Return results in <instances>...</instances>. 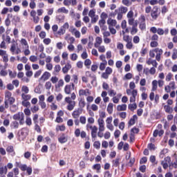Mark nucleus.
Returning <instances> with one entry per match:
<instances>
[{"mask_svg":"<svg viewBox=\"0 0 177 177\" xmlns=\"http://www.w3.org/2000/svg\"><path fill=\"white\" fill-rule=\"evenodd\" d=\"M21 104L24 107H30L31 106V103L28 101H22Z\"/></svg>","mask_w":177,"mask_h":177,"instance_id":"nucleus-47","label":"nucleus"},{"mask_svg":"<svg viewBox=\"0 0 177 177\" xmlns=\"http://www.w3.org/2000/svg\"><path fill=\"white\" fill-rule=\"evenodd\" d=\"M88 16H89V17H93L96 16V10H95V9L91 10L88 12Z\"/></svg>","mask_w":177,"mask_h":177,"instance_id":"nucleus-44","label":"nucleus"},{"mask_svg":"<svg viewBox=\"0 0 177 177\" xmlns=\"http://www.w3.org/2000/svg\"><path fill=\"white\" fill-rule=\"evenodd\" d=\"M113 107H114V104L113 103H109L107 106V111L109 114H113Z\"/></svg>","mask_w":177,"mask_h":177,"instance_id":"nucleus-31","label":"nucleus"},{"mask_svg":"<svg viewBox=\"0 0 177 177\" xmlns=\"http://www.w3.org/2000/svg\"><path fill=\"white\" fill-rule=\"evenodd\" d=\"M80 121L81 124L85 125V124H86V118L85 116H80Z\"/></svg>","mask_w":177,"mask_h":177,"instance_id":"nucleus-49","label":"nucleus"},{"mask_svg":"<svg viewBox=\"0 0 177 177\" xmlns=\"http://www.w3.org/2000/svg\"><path fill=\"white\" fill-rule=\"evenodd\" d=\"M68 140V138H67V136H66L64 133H62L60 137L58 138V142L59 143H66Z\"/></svg>","mask_w":177,"mask_h":177,"instance_id":"nucleus-12","label":"nucleus"},{"mask_svg":"<svg viewBox=\"0 0 177 177\" xmlns=\"http://www.w3.org/2000/svg\"><path fill=\"white\" fill-rule=\"evenodd\" d=\"M43 42L45 45H49L52 40L50 38H46L43 40Z\"/></svg>","mask_w":177,"mask_h":177,"instance_id":"nucleus-64","label":"nucleus"},{"mask_svg":"<svg viewBox=\"0 0 177 177\" xmlns=\"http://www.w3.org/2000/svg\"><path fill=\"white\" fill-rule=\"evenodd\" d=\"M74 42H75V38H74V37H69L68 39V44L73 45Z\"/></svg>","mask_w":177,"mask_h":177,"instance_id":"nucleus-61","label":"nucleus"},{"mask_svg":"<svg viewBox=\"0 0 177 177\" xmlns=\"http://www.w3.org/2000/svg\"><path fill=\"white\" fill-rule=\"evenodd\" d=\"M57 12L65 13L66 15H67V13H68V10L66 9V7H62L57 10Z\"/></svg>","mask_w":177,"mask_h":177,"instance_id":"nucleus-29","label":"nucleus"},{"mask_svg":"<svg viewBox=\"0 0 177 177\" xmlns=\"http://www.w3.org/2000/svg\"><path fill=\"white\" fill-rule=\"evenodd\" d=\"M74 107H75V101L73 102H71L70 104H68L67 110H68L69 111H71L74 110Z\"/></svg>","mask_w":177,"mask_h":177,"instance_id":"nucleus-30","label":"nucleus"},{"mask_svg":"<svg viewBox=\"0 0 177 177\" xmlns=\"http://www.w3.org/2000/svg\"><path fill=\"white\" fill-rule=\"evenodd\" d=\"M11 128H14V129H17V128H19V122L17 121L12 122Z\"/></svg>","mask_w":177,"mask_h":177,"instance_id":"nucleus-37","label":"nucleus"},{"mask_svg":"<svg viewBox=\"0 0 177 177\" xmlns=\"http://www.w3.org/2000/svg\"><path fill=\"white\" fill-rule=\"evenodd\" d=\"M131 35H135V34H138V28H136V25H133L131 27Z\"/></svg>","mask_w":177,"mask_h":177,"instance_id":"nucleus-32","label":"nucleus"},{"mask_svg":"<svg viewBox=\"0 0 177 177\" xmlns=\"http://www.w3.org/2000/svg\"><path fill=\"white\" fill-rule=\"evenodd\" d=\"M62 71V66L60 65L57 64L54 67V71L53 72V75H56V74H59Z\"/></svg>","mask_w":177,"mask_h":177,"instance_id":"nucleus-20","label":"nucleus"},{"mask_svg":"<svg viewBox=\"0 0 177 177\" xmlns=\"http://www.w3.org/2000/svg\"><path fill=\"white\" fill-rule=\"evenodd\" d=\"M155 51L156 53V60H157V62H160V60H161V55H162L164 51H162V49L158 48H155Z\"/></svg>","mask_w":177,"mask_h":177,"instance_id":"nucleus-8","label":"nucleus"},{"mask_svg":"<svg viewBox=\"0 0 177 177\" xmlns=\"http://www.w3.org/2000/svg\"><path fill=\"white\" fill-rule=\"evenodd\" d=\"M171 79H172V73H169L166 75L165 81H167V82H169V81H171Z\"/></svg>","mask_w":177,"mask_h":177,"instance_id":"nucleus-59","label":"nucleus"},{"mask_svg":"<svg viewBox=\"0 0 177 177\" xmlns=\"http://www.w3.org/2000/svg\"><path fill=\"white\" fill-rule=\"evenodd\" d=\"M71 81H73V83L72 84H78V75H73L72 76V80Z\"/></svg>","mask_w":177,"mask_h":177,"instance_id":"nucleus-41","label":"nucleus"},{"mask_svg":"<svg viewBox=\"0 0 177 177\" xmlns=\"http://www.w3.org/2000/svg\"><path fill=\"white\" fill-rule=\"evenodd\" d=\"M79 106L80 109H84L85 107V100L81 99L79 102Z\"/></svg>","mask_w":177,"mask_h":177,"instance_id":"nucleus-45","label":"nucleus"},{"mask_svg":"<svg viewBox=\"0 0 177 177\" xmlns=\"http://www.w3.org/2000/svg\"><path fill=\"white\" fill-rule=\"evenodd\" d=\"M128 12V8L124 6H121L118 8V9L115 10V13H119L120 15H125Z\"/></svg>","mask_w":177,"mask_h":177,"instance_id":"nucleus-7","label":"nucleus"},{"mask_svg":"<svg viewBox=\"0 0 177 177\" xmlns=\"http://www.w3.org/2000/svg\"><path fill=\"white\" fill-rule=\"evenodd\" d=\"M137 108L138 105L136 104V103L129 104L128 106V109L129 110H131V111H134V110H136Z\"/></svg>","mask_w":177,"mask_h":177,"instance_id":"nucleus-28","label":"nucleus"},{"mask_svg":"<svg viewBox=\"0 0 177 177\" xmlns=\"http://www.w3.org/2000/svg\"><path fill=\"white\" fill-rule=\"evenodd\" d=\"M136 118H138V116L136 115H134L133 116V118L130 119L129 122V125L130 127H131V125H134L135 124V120H136Z\"/></svg>","mask_w":177,"mask_h":177,"instance_id":"nucleus-35","label":"nucleus"},{"mask_svg":"<svg viewBox=\"0 0 177 177\" xmlns=\"http://www.w3.org/2000/svg\"><path fill=\"white\" fill-rule=\"evenodd\" d=\"M172 59H173V60H176V59H177V49L176 48H174V50H173Z\"/></svg>","mask_w":177,"mask_h":177,"instance_id":"nucleus-58","label":"nucleus"},{"mask_svg":"<svg viewBox=\"0 0 177 177\" xmlns=\"http://www.w3.org/2000/svg\"><path fill=\"white\" fill-rule=\"evenodd\" d=\"M160 8L157 6H154L151 12V17L153 20H157L160 16Z\"/></svg>","mask_w":177,"mask_h":177,"instance_id":"nucleus-4","label":"nucleus"},{"mask_svg":"<svg viewBox=\"0 0 177 177\" xmlns=\"http://www.w3.org/2000/svg\"><path fill=\"white\" fill-rule=\"evenodd\" d=\"M67 48L69 52H73L74 49H75V46L73 44H68Z\"/></svg>","mask_w":177,"mask_h":177,"instance_id":"nucleus-63","label":"nucleus"},{"mask_svg":"<svg viewBox=\"0 0 177 177\" xmlns=\"http://www.w3.org/2000/svg\"><path fill=\"white\" fill-rule=\"evenodd\" d=\"M58 35H64L66 34V30L61 26L59 30L57 32Z\"/></svg>","mask_w":177,"mask_h":177,"instance_id":"nucleus-40","label":"nucleus"},{"mask_svg":"<svg viewBox=\"0 0 177 177\" xmlns=\"http://www.w3.org/2000/svg\"><path fill=\"white\" fill-rule=\"evenodd\" d=\"M97 124L99 127L98 128L99 131L97 133V136L98 138H103L104 135L102 132H104V129H106V128L104 127V120L98 119Z\"/></svg>","mask_w":177,"mask_h":177,"instance_id":"nucleus-2","label":"nucleus"},{"mask_svg":"<svg viewBox=\"0 0 177 177\" xmlns=\"http://www.w3.org/2000/svg\"><path fill=\"white\" fill-rule=\"evenodd\" d=\"M8 173V167L6 166L0 167V175Z\"/></svg>","mask_w":177,"mask_h":177,"instance_id":"nucleus-33","label":"nucleus"},{"mask_svg":"<svg viewBox=\"0 0 177 177\" xmlns=\"http://www.w3.org/2000/svg\"><path fill=\"white\" fill-rule=\"evenodd\" d=\"M71 68V64L70 63H68L62 68V73L64 74H67V73H68V71H70Z\"/></svg>","mask_w":177,"mask_h":177,"instance_id":"nucleus-18","label":"nucleus"},{"mask_svg":"<svg viewBox=\"0 0 177 177\" xmlns=\"http://www.w3.org/2000/svg\"><path fill=\"white\" fill-rule=\"evenodd\" d=\"M64 81L66 82V84H68V82L71 81V76L70 75H66L64 76Z\"/></svg>","mask_w":177,"mask_h":177,"instance_id":"nucleus-56","label":"nucleus"},{"mask_svg":"<svg viewBox=\"0 0 177 177\" xmlns=\"http://www.w3.org/2000/svg\"><path fill=\"white\" fill-rule=\"evenodd\" d=\"M64 19H66V16L64 15H59L56 16L57 21L59 23H64Z\"/></svg>","mask_w":177,"mask_h":177,"instance_id":"nucleus-23","label":"nucleus"},{"mask_svg":"<svg viewBox=\"0 0 177 177\" xmlns=\"http://www.w3.org/2000/svg\"><path fill=\"white\" fill-rule=\"evenodd\" d=\"M46 68L48 70V71H52V70H53V64L50 63L46 64Z\"/></svg>","mask_w":177,"mask_h":177,"instance_id":"nucleus-50","label":"nucleus"},{"mask_svg":"<svg viewBox=\"0 0 177 177\" xmlns=\"http://www.w3.org/2000/svg\"><path fill=\"white\" fill-rule=\"evenodd\" d=\"M68 177H74L75 175V173H74V170L73 169H69V171H68Z\"/></svg>","mask_w":177,"mask_h":177,"instance_id":"nucleus-52","label":"nucleus"},{"mask_svg":"<svg viewBox=\"0 0 177 177\" xmlns=\"http://www.w3.org/2000/svg\"><path fill=\"white\" fill-rule=\"evenodd\" d=\"M163 109L165 111V113H168L169 114H171V113L174 112V109L171 106H169V105H165L163 106Z\"/></svg>","mask_w":177,"mask_h":177,"instance_id":"nucleus-21","label":"nucleus"},{"mask_svg":"<svg viewBox=\"0 0 177 177\" xmlns=\"http://www.w3.org/2000/svg\"><path fill=\"white\" fill-rule=\"evenodd\" d=\"M64 85V80H63L62 79H60L59 81H58V83H57V88H62V86H63Z\"/></svg>","mask_w":177,"mask_h":177,"instance_id":"nucleus-57","label":"nucleus"},{"mask_svg":"<svg viewBox=\"0 0 177 177\" xmlns=\"http://www.w3.org/2000/svg\"><path fill=\"white\" fill-rule=\"evenodd\" d=\"M50 81H51L52 84H57V82L59 81V77H57L56 76H53L50 78Z\"/></svg>","mask_w":177,"mask_h":177,"instance_id":"nucleus-48","label":"nucleus"},{"mask_svg":"<svg viewBox=\"0 0 177 177\" xmlns=\"http://www.w3.org/2000/svg\"><path fill=\"white\" fill-rule=\"evenodd\" d=\"M88 95H91V92L89 91V89H80L79 91V96H88Z\"/></svg>","mask_w":177,"mask_h":177,"instance_id":"nucleus-13","label":"nucleus"},{"mask_svg":"<svg viewBox=\"0 0 177 177\" xmlns=\"http://www.w3.org/2000/svg\"><path fill=\"white\" fill-rule=\"evenodd\" d=\"M107 24L109 25V27H115L117 26V21L115 19L109 18L107 20Z\"/></svg>","mask_w":177,"mask_h":177,"instance_id":"nucleus-19","label":"nucleus"},{"mask_svg":"<svg viewBox=\"0 0 177 177\" xmlns=\"http://www.w3.org/2000/svg\"><path fill=\"white\" fill-rule=\"evenodd\" d=\"M102 166L100 164H95L93 166V169H96V171H100Z\"/></svg>","mask_w":177,"mask_h":177,"instance_id":"nucleus-62","label":"nucleus"},{"mask_svg":"<svg viewBox=\"0 0 177 177\" xmlns=\"http://www.w3.org/2000/svg\"><path fill=\"white\" fill-rule=\"evenodd\" d=\"M50 73L48 72V71H45L43 75L41 76V77L39 78L40 81H48V80H49V78H50Z\"/></svg>","mask_w":177,"mask_h":177,"instance_id":"nucleus-11","label":"nucleus"},{"mask_svg":"<svg viewBox=\"0 0 177 177\" xmlns=\"http://www.w3.org/2000/svg\"><path fill=\"white\" fill-rule=\"evenodd\" d=\"M109 95L112 97V96H115L117 95V92L113 89H110L108 91Z\"/></svg>","mask_w":177,"mask_h":177,"instance_id":"nucleus-51","label":"nucleus"},{"mask_svg":"<svg viewBox=\"0 0 177 177\" xmlns=\"http://www.w3.org/2000/svg\"><path fill=\"white\" fill-rule=\"evenodd\" d=\"M101 44H103V39L100 37H97L95 38V42L94 44L95 48H99Z\"/></svg>","mask_w":177,"mask_h":177,"instance_id":"nucleus-16","label":"nucleus"},{"mask_svg":"<svg viewBox=\"0 0 177 177\" xmlns=\"http://www.w3.org/2000/svg\"><path fill=\"white\" fill-rule=\"evenodd\" d=\"M12 97V93L10 91H6L5 93V100Z\"/></svg>","mask_w":177,"mask_h":177,"instance_id":"nucleus-53","label":"nucleus"},{"mask_svg":"<svg viewBox=\"0 0 177 177\" xmlns=\"http://www.w3.org/2000/svg\"><path fill=\"white\" fill-rule=\"evenodd\" d=\"M16 48H17V43L16 41H14V43H12L11 47L10 48V50L12 52V55H15V52H16Z\"/></svg>","mask_w":177,"mask_h":177,"instance_id":"nucleus-22","label":"nucleus"},{"mask_svg":"<svg viewBox=\"0 0 177 177\" xmlns=\"http://www.w3.org/2000/svg\"><path fill=\"white\" fill-rule=\"evenodd\" d=\"M21 171H26L28 175H31V174H32V168L31 167H28L27 165L21 167Z\"/></svg>","mask_w":177,"mask_h":177,"instance_id":"nucleus-14","label":"nucleus"},{"mask_svg":"<svg viewBox=\"0 0 177 177\" xmlns=\"http://www.w3.org/2000/svg\"><path fill=\"white\" fill-rule=\"evenodd\" d=\"M158 85V82L156 80L152 82V88H151L152 92L157 91Z\"/></svg>","mask_w":177,"mask_h":177,"instance_id":"nucleus-26","label":"nucleus"},{"mask_svg":"<svg viewBox=\"0 0 177 177\" xmlns=\"http://www.w3.org/2000/svg\"><path fill=\"white\" fill-rule=\"evenodd\" d=\"M106 66H107V62H101L100 64V70L101 71H104V70H105Z\"/></svg>","mask_w":177,"mask_h":177,"instance_id":"nucleus-36","label":"nucleus"},{"mask_svg":"<svg viewBox=\"0 0 177 177\" xmlns=\"http://www.w3.org/2000/svg\"><path fill=\"white\" fill-rule=\"evenodd\" d=\"M81 114H82V110H81L80 109H77V110H75L73 113H72V116L74 118H78L80 117V115H81Z\"/></svg>","mask_w":177,"mask_h":177,"instance_id":"nucleus-15","label":"nucleus"},{"mask_svg":"<svg viewBox=\"0 0 177 177\" xmlns=\"http://www.w3.org/2000/svg\"><path fill=\"white\" fill-rule=\"evenodd\" d=\"M127 94L130 97V103H135L136 102V96H138V90L136 89H127Z\"/></svg>","mask_w":177,"mask_h":177,"instance_id":"nucleus-1","label":"nucleus"},{"mask_svg":"<svg viewBox=\"0 0 177 177\" xmlns=\"http://www.w3.org/2000/svg\"><path fill=\"white\" fill-rule=\"evenodd\" d=\"M8 73L10 78H16L17 75V73L16 72H12V71L8 70Z\"/></svg>","mask_w":177,"mask_h":177,"instance_id":"nucleus-39","label":"nucleus"},{"mask_svg":"<svg viewBox=\"0 0 177 177\" xmlns=\"http://www.w3.org/2000/svg\"><path fill=\"white\" fill-rule=\"evenodd\" d=\"M117 110L118 111H125L127 110V104L118 105Z\"/></svg>","mask_w":177,"mask_h":177,"instance_id":"nucleus-27","label":"nucleus"},{"mask_svg":"<svg viewBox=\"0 0 177 177\" xmlns=\"http://www.w3.org/2000/svg\"><path fill=\"white\" fill-rule=\"evenodd\" d=\"M21 99L23 101H28L31 100V95L30 94H21Z\"/></svg>","mask_w":177,"mask_h":177,"instance_id":"nucleus-25","label":"nucleus"},{"mask_svg":"<svg viewBox=\"0 0 177 177\" xmlns=\"http://www.w3.org/2000/svg\"><path fill=\"white\" fill-rule=\"evenodd\" d=\"M133 44H138L140 42V38L139 36H134L133 38Z\"/></svg>","mask_w":177,"mask_h":177,"instance_id":"nucleus-43","label":"nucleus"},{"mask_svg":"<svg viewBox=\"0 0 177 177\" xmlns=\"http://www.w3.org/2000/svg\"><path fill=\"white\" fill-rule=\"evenodd\" d=\"M21 45L24 46V48H30V46H28V42H27V40L24 38L21 39L19 41Z\"/></svg>","mask_w":177,"mask_h":177,"instance_id":"nucleus-24","label":"nucleus"},{"mask_svg":"<svg viewBox=\"0 0 177 177\" xmlns=\"http://www.w3.org/2000/svg\"><path fill=\"white\" fill-rule=\"evenodd\" d=\"M138 20L140 30H141V31H145V30H146V17L145 15H141Z\"/></svg>","mask_w":177,"mask_h":177,"instance_id":"nucleus-5","label":"nucleus"},{"mask_svg":"<svg viewBox=\"0 0 177 177\" xmlns=\"http://www.w3.org/2000/svg\"><path fill=\"white\" fill-rule=\"evenodd\" d=\"M97 136V127L93 126V128L91 129V138L93 139H96Z\"/></svg>","mask_w":177,"mask_h":177,"instance_id":"nucleus-17","label":"nucleus"},{"mask_svg":"<svg viewBox=\"0 0 177 177\" xmlns=\"http://www.w3.org/2000/svg\"><path fill=\"white\" fill-rule=\"evenodd\" d=\"M123 41L128 43V42H131V41H132V39H130L129 35H124Z\"/></svg>","mask_w":177,"mask_h":177,"instance_id":"nucleus-55","label":"nucleus"},{"mask_svg":"<svg viewBox=\"0 0 177 177\" xmlns=\"http://www.w3.org/2000/svg\"><path fill=\"white\" fill-rule=\"evenodd\" d=\"M113 167H118L120 165V159L116 158L112 161Z\"/></svg>","mask_w":177,"mask_h":177,"instance_id":"nucleus-42","label":"nucleus"},{"mask_svg":"<svg viewBox=\"0 0 177 177\" xmlns=\"http://www.w3.org/2000/svg\"><path fill=\"white\" fill-rule=\"evenodd\" d=\"M13 120L19 121L20 125L24 124V113L23 112H18L13 115Z\"/></svg>","mask_w":177,"mask_h":177,"instance_id":"nucleus-3","label":"nucleus"},{"mask_svg":"<svg viewBox=\"0 0 177 177\" xmlns=\"http://www.w3.org/2000/svg\"><path fill=\"white\" fill-rule=\"evenodd\" d=\"M21 92L22 93L27 94L28 93V92H30V89L27 86H22Z\"/></svg>","mask_w":177,"mask_h":177,"instance_id":"nucleus-34","label":"nucleus"},{"mask_svg":"<svg viewBox=\"0 0 177 177\" xmlns=\"http://www.w3.org/2000/svg\"><path fill=\"white\" fill-rule=\"evenodd\" d=\"M97 49H98L100 53H104V52H106V47H104V46H99Z\"/></svg>","mask_w":177,"mask_h":177,"instance_id":"nucleus-38","label":"nucleus"},{"mask_svg":"<svg viewBox=\"0 0 177 177\" xmlns=\"http://www.w3.org/2000/svg\"><path fill=\"white\" fill-rule=\"evenodd\" d=\"M26 125H28L29 127L32 125V120H31V118H30V117H26Z\"/></svg>","mask_w":177,"mask_h":177,"instance_id":"nucleus-54","label":"nucleus"},{"mask_svg":"<svg viewBox=\"0 0 177 177\" xmlns=\"http://www.w3.org/2000/svg\"><path fill=\"white\" fill-rule=\"evenodd\" d=\"M16 102V100L13 97H10V98L5 100L4 104H5V108L8 109L9 107V103L10 104H13Z\"/></svg>","mask_w":177,"mask_h":177,"instance_id":"nucleus-10","label":"nucleus"},{"mask_svg":"<svg viewBox=\"0 0 177 177\" xmlns=\"http://www.w3.org/2000/svg\"><path fill=\"white\" fill-rule=\"evenodd\" d=\"M27 135H28V129L24 128L21 130V131L19 133V136L21 138V139H26L27 137Z\"/></svg>","mask_w":177,"mask_h":177,"instance_id":"nucleus-9","label":"nucleus"},{"mask_svg":"<svg viewBox=\"0 0 177 177\" xmlns=\"http://www.w3.org/2000/svg\"><path fill=\"white\" fill-rule=\"evenodd\" d=\"M29 60L30 62H32V63H35V62H37V60H38V57L35 55H31L30 57H29Z\"/></svg>","mask_w":177,"mask_h":177,"instance_id":"nucleus-46","label":"nucleus"},{"mask_svg":"<svg viewBox=\"0 0 177 177\" xmlns=\"http://www.w3.org/2000/svg\"><path fill=\"white\" fill-rule=\"evenodd\" d=\"M75 88V84H74V83L66 84L64 87V92L66 95H70V93H71V91H74Z\"/></svg>","mask_w":177,"mask_h":177,"instance_id":"nucleus-6","label":"nucleus"},{"mask_svg":"<svg viewBox=\"0 0 177 177\" xmlns=\"http://www.w3.org/2000/svg\"><path fill=\"white\" fill-rule=\"evenodd\" d=\"M77 59H78V55L76 53H73L72 55H71V59L73 62H75Z\"/></svg>","mask_w":177,"mask_h":177,"instance_id":"nucleus-60","label":"nucleus"}]
</instances>
